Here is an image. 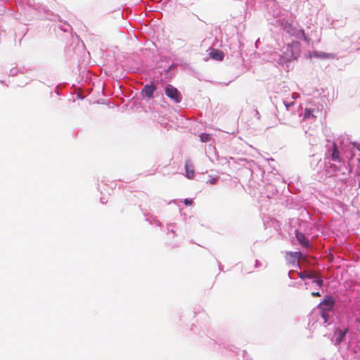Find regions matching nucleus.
Returning <instances> with one entry per match:
<instances>
[{"label":"nucleus","mask_w":360,"mask_h":360,"mask_svg":"<svg viewBox=\"0 0 360 360\" xmlns=\"http://www.w3.org/2000/svg\"><path fill=\"white\" fill-rule=\"evenodd\" d=\"M165 94L175 103H178L181 101V96L176 88L171 84H167L165 89Z\"/></svg>","instance_id":"obj_1"},{"label":"nucleus","mask_w":360,"mask_h":360,"mask_svg":"<svg viewBox=\"0 0 360 360\" xmlns=\"http://www.w3.org/2000/svg\"><path fill=\"white\" fill-rule=\"evenodd\" d=\"M335 304V300L332 296L327 295L324 300L319 304V308L323 311H331Z\"/></svg>","instance_id":"obj_2"},{"label":"nucleus","mask_w":360,"mask_h":360,"mask_svg":"<svg viewBox=\"0 0 360 360\" xmlns=\"http://www.w3.org/2000/svg\"><path fill=\"white\" fill-rule=\"evenodd\" d=\"M185 170H186V176L189 179H192L194 178L195 176V170L194 167L191 160H187L185 163Z\"/></svg>","instance_id":"obj_3"},{"label":"nucleus","mask_w":360,"mask_h":360,"mask_svg":"<svg viewBox=\"0 0 360 360\" xmlns=\"http://www.w3.org/2000/svg\"><path fill=\"white\" fill-rule=\"evenodd\" d=\"M209 55L210 58L217 60H222L224 56L221 51L213 48L210 49Z\"/></svg>","instance_id":"obj_4"},{"label":"nucleus","mask_w":360,"mask_h":360,"mask_svg":"<svg viewBox=\"0 0 360 360\" xmlns=\"http://www.w3.org/2000/svg\"><path fill=\"white\" fill-rule=\"evenodd\" d=\"M347 333L348 328H345L344 330L337 329L335 332V334L337 335V338L335 340V345L340 344L345 340V337Z\"/></svg>","instance_id":"obj_5"},{"label":"nucleus","mask_w":360,"mask_h":360,"mask_svg":"<svg viewBox=\"0 0 360 360\" xmlns=\"http://www.w3.org/2000/svg\"><path fill=\"white\" fill-rule=\"evenodd\" d=\"M296 238L299 241V243L303 246L308 248L309 246V240L302 233L297 231L296 233Z\"/></svg>","instance_id":"obj_6"},{"label":"nucleus","mask_w":360,"mask_h":360,"mask_svg":"<svg viewBox=\"0 0 360 360\" xmlns=\"http://www.w3.org/2000/svg\"><path fill=\"white\" fill-rule=\"evenodd\" d=\"M155 90V86L154 85H146L142 90V94L148 98H152Z\"/></svg>","instance_id":"obj_7"},{"label":"nucleus","mask_w":360,"mask_h":360,"mask_svg":"<svg viewBox=\"0 0 360 360\" xmlns=\"http://www.w3.org/2000/svg\"><path fill=\"white\" fill-rule=\"evenodd\" d=\"M286 255L293 259V262H295V259H300L303 257V254L301 252H287Z\"/></svg>","instance_id":"obj_8"},{"label":"nucleus","mask_w":360,"mask_h":360,"mask_svg":"<svg viewBox=\"0 0 360 360\" xmlns=\"http://www.w3.org/2000/svg\"><path fill=\"white\" fill-rule=\"evenodd\" d=\"M297 274H298V276L300 278H302V279L311 278H314L315 277L314 272H313V271H302V272H299Z\"/></svg>","instance_id":"obj_9"},{"label":"nucleus","mask_w":360,"mask_h":360,"mask_svg":"<svg viewBox=\"0 0 360 360\" xmlns=\"http://www.w3.org/2000/svg\"><path fill=\"white\" fill-rule=\"evenodd\" d=\"M332 159L333 160H338L339 159V151L335 144L333 145V150L332 153Z\"/></svg>","instance_id":"obj_10"},{"label":"nucleus","mask_w":360,"mask_h":360,"mask_svg":"<svg viewBox=\"0 0 360 360\" xmlns=\"http://www.w3.org/2000/svg\"><path fill=\"white\" fill-rule=\"evenodd\" d=\"M310 117H314L312 111L310 109L306 108L304 113V118H309Z\"/></svg>","instance_id":"obj_11"},{"label":"nucleus","mask_w":360,"mask_h":360,"mask_svg":"<svg viewBox=\"0 0 360 360\" xmlns=\"http://www.w3.org/2000/svg\"><path fill=\"white\" fill-rule=\"evenodd\" d=\"M201 141L203 142H207L210 140L211 137L210 135L208 134H202L200 136Z\"/></svg>","instance_id":"obj_12"},{"label":"nucleus","mask_w":360,"mask_h":360,"mask_svg":"<svg viewBox=\"0 0 360 360\" xmlns=\"http://www.w3.org/2000/svg\"><path fill=\"white\" fill-rule=\"evenodd\" d=\"M193 200H191V199H188V198H186V199H185V200H184V203L186 205H191L193 204Z\"/></svg>","instance_id":"obj_13"},{"label":"nucleus","mask_w":360,"mask_h":360,"mask_svg":"<svg viewBox=\"0 0 360 360\" xmlns=\"http://www.w3.org/2000/svg\"><path fill=\"white\" fill-rule=\"evenodd\" d=\"M314 283H316L318 285L321 286L323 285V281L320 278H317Z\"/></svg>","instance_id":"obj_14"},{"label":"nucleus","mask_w":360,"mask_h":360,"mask_svg":"<svg viewBox=\"0 0 360 360\" xmlns=\"http://www.w3.org/2000/svg\"><path fill=\"white\" fill-rule=\"evenodd\" d=\"M321 316L322 318L324 319V321L325 322H327L328 321V314L326 313V311H323L322 314H321Z\"/></svg>","instance_id":"obj_15"},{"label":"nucleus","mask_w":360,"mask_h":360,"mask_svg":"<svg viewBox=\"0 0 360 360\" xmlns=\"http://www.w3.org/2000/svg\"><path fill=\"white\" fill-rule=\"evenodd\" d=\"M284 104H285L286 110H288L289 108L294 105V102H291V103H287L284 102Z\"/></svg>","instance_id":"obj_16"},{"label":"nucleus","mask_w":360,"mask_h":360,"mask_svg":"<svg viewBox=\"0 0 360 360\" xmlns=\"http://www.w3.org/2000/svg\"><path fill=\"white\" fill-rule=\"evenodd\" d=\"M217 178H212L208 180V183H210V184H214L217 181Z\"/></svg>","instance_id":"obj_17"},{"label":"nucleus","mask_w":360,"mask_h":360,"mask_svg":"<svg viewBox=\"0 0 360 360\" xmlns=\"http://www.w3.org/2000/svg\"><path fill=\"white\" fill-rule=\"evenodd\" d=\"M300 32H301V34H302V35L303 37L304 40L307 41L308 39H307V36L305 34L304 31L302 30Z\"/></svg>","instance_id":"obj_18"},{"label":"nucleus","mask_w":360,"mask_h":360,"mask_svg":"<svg viewBox=\"0 0 360 360\" xmlns=\"http://www.w3.org/2000/svg\"><path fill=\"white\" fill-rule=\"evenodd\" d=\"M311 295L313 297H320L321 294L319 292H312Z\"/></svg>","instance_id":"obj_19"},{"label":"nucleus","mask_w":360,"mask_h":360,"mask_svg":"<svg viewBox=\"0 0 360 360\" xmlns=\"http://www.w3.org/2000/svg\"><path fill=\"white\" fill-rule=\"evenodd\" d=\"M354 146H356V148L359 150H360V144H354Z\"/></svg>","instance_id":"obj_20"}]
</instances>
